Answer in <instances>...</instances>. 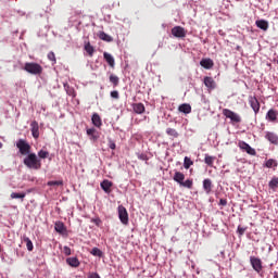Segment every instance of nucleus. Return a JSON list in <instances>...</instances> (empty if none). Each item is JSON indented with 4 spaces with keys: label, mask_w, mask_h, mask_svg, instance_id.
I'll use <instances>...</instances> for the list:
<instances>
[{
    "label": "nucleus",
    "mask_w": 278,
    "mask_h": 278,
    "mask_svg": "<svg viewBox=\"0 0 278 278\" xmlns=\"http://www.w3.org/2000/svg\"><path fill=\"white\" fill-rule=\"evenodd\" d=\"M24 164L27 166V168H31L33 170H40L42 168V162L36 153H29L24 159Z\"/></svg>",
    "instance_id": "1"
},
{
    "label": "nucleus",
    "mask_w": 278,
    "mask_h": 278,
    "mask_svg": "<svg viewBox=\"0 0 278 278\" xmlns=\"http://www.w3.org/2000/svg\"><path fill=\"white\" fill-rule=\"evenodd\" d=\"M24 71L30 75H42V65L34 62L25 63Z\"/></svg>",
    "instance_id": "2"
},
{
    "label": "nucleus",
    "mask_w": 278,
    "mask_h": 278,
    "mask_svg": "<svg viewBox=\"0 0 278 278\" xmlns=\"http://www.w3.org/2000/svg\"><path fill=\"white\" fill-rule=\"evenodd\" d=\"M223 114L226 118H229L230 122L233 124L242 123V117L240 116V114L229 109H223Z\"/></svg>",
    "instance_id": "3"
},
{
    "label": "nucleus",
    "mask_w": 278,
    "mask_h": 278,
    "mask_svg": "<svg viewBox=\"0 0 278 278\" xmlns=\"http://www.w3.org/2000/svg\"><path fill=\"white\" fill-rule=\"evenodd\" d=\"M16 147L22 155H29V153L31 152V146H29V143H27V141L23 139H20L17 141Z\"/></svg>",
    "instance_id": "4"
},
{
    "label": "nucleus",
    "mask_w": 278,
    "mask_h": 278,
    "mask_svg": "<svg viewBox=\"0 0 278 278\" xmlns=\"http://www.w3.org/2000/svg\"><path fill=\"white\" fill-rule=\"evenodd\" d=\"M118 218L123 225H129V213H127V208L125 206H118Z\"/></svg>",
    "instance_id": "5"
},
{
    "label": "nucleus",
    "mask_w": 278,
    "mask_h": 278,
    "mask_svg": "<svg viewBox=\"0 0 278 278\" xmlns=\"http://www.w3.org/2000/svg\"><path fill=\"white\" fill-rule=\"evenodd\" d=\"M250 264H251L253 270H255V273H257V275H260V273H262V270L264 269V266L262 265V260L258 257L251 256Z\"/></svg>",
    "instance_id": "6"
},
{
    "label": "nucleus",
    "mask_w": 278,
    "mask_h": 278,
    "mask_svg": "<svg viewBox=\"0 0 278 278\" xmlns=\"http://www.w3.org/2000/svg\"><path fill=\"white\" fill-rule=\"evenodd\" d=\"M238 147L239 149H241V151H245L248 155H257L255 149H253L249 143H247V141H239Z\"/></svg>",
    "instance_id": "7"
},
{
    "label": "nucleus",
    "mask_w": 278,
    "mask_h": 278,
    "mask_svg": "<svg viewBox=\"0 0 278 278\" xmlns=\"http://www.w3.org/2000/svg\"><path fill=\"white\" fill-rule=\"evenodd\" d=\"M249 104L250 108H252L254 114H260V100H257V98L255 96H249Z\"/></svg>",
    "instance_id": "8"
},
{
    "label": "nucleus",
    "mask_w": 278,
    "mask_h": 278,
    "mask_svg": "<svg viewBox=\"0 0 278 278\" xmlns=\"http://www.w3.org/2000/svg\"><path fill=\"white\" fill-rule=\"evenodd\" d=\"M186 28L181 26H175L172 28V35L174 38H186Z\"/></svg>",
    "instance_id": "9"
},
{
    "label": "nucleus",
    "mask_w": 278,
    "mask_h": 278,
    "mask_svg": "<svg viewBox=\"0 0 278 278\" xmlns=\"http://www.w3.org/2000/svg\"><path fill=\"white\" fill-rule=\"evenodd\" d=\"M30 131H31V136H33V138H35V140H38V138H40V126L38 125V122L33 121L30 123Z\"/></svg>",
    "instance_id": "10"
},
{
    "label": "nucleus",
    "mask_w": 278,
    "mask_h": 278,
    "mask_svg": "<svg viewBox=\"0 0 278 278\" xmlns=\"http://www.w3.org/2000/svg\"><path fill=\"white\" fill-rule=\"evenodd\" d=\"M202 186L205 194H212V188H214V185L212 184V179L205 178L202 182Z\"/></svg>",
    "instance_id": "11"
},
{
    "label": "nucleus",
    "mask_w": 278,
    "mask_h": 278,
    "mask_svg": "<svg viewBox=\"0 0 278 278\" xmlns=\"http://www.w3.org/2000/svg\"><path fill=\"white\" fill-rule=\"evenodd\" d=\"M200 65L202 68H206V71H210V68H214V61L212 59H202L200 61Z\"/></svg>",
    "instance_id": "12"
},
{
    "label": "nucleus",
    "mask_w": 278,
    "mask_h": 278,
    "mask_svg": "<svg viewBox=\"0 0 278 278\" xmlns=\"http://www.w3.org/2000/svg\"><path fill=\"white\" fill-rule=\"evenodd\" d=\"M204 86L208 88V90H214L216 88V81H214V78L210 76L204 77Z\"/></svg>",
    "instance_id": "13"
},
{
    "label": "nucleus",
    "mask_w": 278,
    "mask_h": 278,
    "mask_svg": "<svg viewBox=\"0 0 278 278\" xmlns=\"http://www.w3.org/2000/svg\"><path fill=\"white\" fill-rule=\"evenodd\" d=\"M266 140L270 142L271 144H278V136L275 132L267 131L265 135Z\"/></svg>",
    "instance_id": "14"
},
{
    "label": "nucleus",
    "mask_w": 278,
    "mask_h": 278,
    "mask_svg": "<svg viewBox=\"0 0 278 278\" xmlns=\"http://www.w3.org/2000/svg\"><path fill=\"white\" fill-rule=\"evenodd\" d=\"M66 264H68V266H71L72 268H79V265L81 263L79 262V258H77V257H67Z\"/></svg>",
    "instance_id": "15"
},
{
    "label": "nucleus",
    "mask_w": 278,
    "mask_h": 278,
    "mask_svg": "<svg viewBox=\"0 0 278 278\" xmlns=\"http://www.w3.org/2000/svg\"><path fill=\"white\" fill-rule=\"evenodd\" d=\"M277 111H275V109H270L266 114V119L269 121V123H275V121H277Z\"/></svg>",
    "instance_id": "16"
},
{
    "label": "nucleus",
    "mask_w": 278,
    "mask_h": 278,
    "mask_svg": "<svg viewBox=\"0 0 278 278\" xmlns=\"http://www.w3.org/2000/svg\"><path fill=\"white\" fill-rule=\"evenodd\" d=\"M173 179L176 181V184L181 186L184 184V179H186V175H184L181 172H175Z\"/></svg>",
    "instance_id": "17"
},
{
    "label": "nucleus",
    "mask_w": 278,
    "mask_h": 278,
    "mask_svg": "<svg viewBox=\"0 0 278 278\" xmlns=\"http://www.w3.org/2000/svg\"><path fill=\"white\" fill-rule=\"evenodd\" d=\"M178 111L182 114H190L192 112V106L188 103L180 104Z\"/></svg>",
    "instance_id": "18"
},
{
    "label": "nucleus",
    "mask_w": 278,
    "mask_h": 278,
    "mask_svg": "<svg viewBox=\"0 0 278 278\" xmlns=\"http://www.w3.org/2000/svg\"><path fill=\"white\" fill-rule=\"evenodd\" d=\"M103 58H104L105 62L109 64V66H111V68H114V66H115L114 56H112V54H110L108 52H104Z\"/></svg>",
    "instance_id": "19"
},
{
    "label": "nucleus",
    "mask_w": 278,
    "mask_h": 278,
    "mask_svg": "<svg viewBox=\"0 0 278 278\" xmlns=\"http://www.w3.org/2000/svg\"><path fill=\"white\" fill-rule=\"evenodd\" d=\"M132 110L135 114H144V104L143 103H135L132 104Z\"/></svg>",
    "instance_id": "20"
},
{
    "label": "nucleus",
    "mask_w": 278,
    "mask_h": 278,
    "mask_svg": "<svg viewBox=\"0 0 278 278\" xmlns=\"http://www.w3.org/2000/svg\"><path fill=\"white\" fill-rule=\"evenodd\" d=\"M102 190H104L106 192V194H110V192H112V181L110 180H103L101 184H100Z\"/></svg>",
    "instance_id": "21"
},
{
    "label": "nucleus",
    "mask_w": 278,
    "mask_h": 278,
    "mask_svg": "<svg viewBox=\"0 0 278 278\" xmlns=\"http://www.w3.org/2000/svg\"><path fill=\"white\" fill-rule=\"evenodd\" d=\"M255 25L258 29H263V31L268 30V22L266 20H258L255 22Z\"/></svg>",
    "instance_id": "22"
},
{
    "label": "nucleus",
    "mask_w": 278,
    "mask_h": 278,
    "mask_svg": "<svg viewBox=\"0 0 278 278\" xmlns=\"http://www.w3.org/2000/svg\"><path fill=\"white\" fill-rule=\"evenodd\" d=\"M91 121H92V124L94 125V127H101V125H103L99 113H94L91 117Z\"/></svg>",
    "instance_id": "23"
},
{
    "label": "nucleus",
    "mask_w": 278,
    "mask_h": 278,
    "mask_svg": "<svg viewBox=\"0 0 278 278\" xmlns=\"http://www.w3.org/2000/svg\"><path fill=\"white\" fill-rule=\"evenodd\" d=\"M216 156H212L210 154L204 155V164L208 165L211 168L214 166Z\"/></svg>",
    "instance_id": "24"
},
{
    "label": "nucleus",
    "mask_w": 278,
    "mask_h": 278,
    "mask_svg": "<svg viewBox=\"0 0 278 278\" xmlns=\"http://www.w3.org/2000/svg\"><path fill=\"white\" fill-rule=\"evenodd\" d=\"M54 229L58 233H64V231H66V226H64V223L62 222H56L54 224Z\"/></svg>",
    "instance_id": "25"
},
{
    "label": "nucleus",
    "mask_w": 278,
    "mask_h": 278,
    "mask_svg": "<svg viewBox=\"0 0 278 278\" xmlns=\"http://www.w3.org/2000/svg\"><path fill=\"white\" fill-rule=\"evenodd\" d=\"M99 38L100 40H103L104 42H112L114 40V38H112V36L105 34V31H100L99 33Z\"/></svg>",
    "instance_id": "26"
},
{
    "label": "nucleus",
    "mask_w": 278,
    "mask_h": 278,
    "mask_svg": "<svg viewBox=\"0 0 278 278\" xmlns=\"http://www.w3.org/2000/svg\"><path fill=\"white\" fill-rule=\"evenodd\" d=\"M85 51L88 53V55L90 58H92L94 55V47H92V45H90V41L85 43Z\"/></svg>",
    "instance_id": "27"
},
{
    "label": "nucleus",
    "mask_w": 278,
    "mask_h": 278,
    "mask_svg": "<svg viewBox=\"0 0 278 278\" xmlns=\"http://www.w3.org/2000/svg\"><path fill=\"white\" fill-rule=\"evenodd\" d=\"M264 166L265 168H277L278 166L277 160L269 159L265 162Z\"/></svg>",
    "instance_id": "28"
},
{
    "label": "nucleus",
    "mask_w": 278,
    "mask_h": 278,
    "mask_svg": "<svg viewBox=\"0 0 278 278\" xmlns=\"http://www.w3.org/2000/svg\"><path fill=\"white\" fill-rule=\"evenodd\" d=\"M109 80L111 84H113V87L116 88V86H118V84L121 83V78H118V76L111 74L109 77Z\"/></svg>",
    "instance_id": "29"
},
{
    "label": "nucleus",
    "mask_w": 278,
    "mask_h": 278,
    "mask_svg": "<svg viewBox=\"0 0 278 278\" xmlns=\"http://www.w3.org/2000/svg\"><path fill=\"white\" fill-rule=\"evenodd\" d=\"M166 134L170 136V138H179V132L175 128H167Z\"/></svg>",
    "instance_id": "30"
},
{
    "label": "nucleus",
    "mask_w": 278,
    "mask_h": 278,
    "mask_svg": "<svg viewBox=\"0 0 278 278\" xmlns=\"http://www.w3.org/2000/svg\"><path fill=\"white\" fill-rule=\"evenodd\" d=\"M194 185V182L192 181V179H187V180H182V184H180V186L182 188H188L189 190H192V186Z\"/></svg>",
    "instance_id": "31"
},
{
    "label": "nucleus",
    "mask_w": 278,
    "mask_h": 278,
    "mask_svg": "<svg viewBox=\"0 0 278 278\" xmlns=\"http://www.w3.org/2000/svg\"><path fill=\"white\" fill-rule=\"evenodd\" d=\"M87 136H90L92 140H97L99 136H97V129L89 128L87 129Z\"/></svg>",
    "instance_id": "32"
},
{
    "label": "nucleus",
    "mask_w": 278,
    "mask_h": 278,
    "mask_svg": "<svg viewBox=\"0 0 278 278\" xmlns=\"http://www.w3.org/2000/svg\"><path fill=\"white\" fill-rule=\"evenodd\" d=\"M194 164V162L192 161V159L185 156L184 160V167L188 170V168H190V166H192Z\"/></svg>",
    "instance_id": "33"
},
{
    "label": "nucleus",
    "mask_w": 278,
    "mask_h": 278,
    "mask_svg": "<svg viewBox=\"0 0 278 278\" xmlns=\"http://www.w3.org/2000/svg\"><path fill=\"white\" fill-rule=\"evenodd\" d=\"M269 188L271 190H277L278 188V178L274 177L270 181H269Z\"/></svg>",
    "instance_id": "34"
},
{
    "label": "nucleus",
    "mask_w": 278,
    "mask_h": 278,
    "mask_svg": "<svg viewBox=\"0 0 278 278\" xmlns=\"http://www.w3.org/2000/svg\"><path fill=\"white\" fill-rule=\"evenodd\" d=\"M24 242H26L28 251H34V243L31 242V239H29V237H25Z\"/></svg>",
    "instance_id": "35"
},
{
    "label": "nucleus",
    "mask_w": 278,
    "mask_h": 278,
    "mask_svg": "<svg viewBox=\"0 0 278 278\" xmlns=\"http://www.w3.org/2000/svg\"><path fill=\"white\" fill-rule=\"evenodd\" d=\"M91 255H94L96 257H102L103 252L99 248H93L91 250Z\"/></svg>",
    "instance_id": "36"
},
{
    "label": "nucleus",
    "mask_w": 278,
    "mask_h": 278,
    "mask_svg": "<svg viewBox=\"0 0 278 278\" xmlns=\"http://www.w3.org/2000/svg\"><path fill=\"white\" fill-rule=\"evenodd\" d=\"M25 197H26L25 192H23V193L12 192L11 193V199H22V201H23V199H25Z\"/></svg>",
    "instance_id": "37"
},
{
    "label": "nucleus",
    "mask_w": 278,
    "mask_h": 278,
    "mask_svg": "<svg viewBox=\"0 0 278 278\" xmlns=\"http://www.w3.org/2000/svg\"><path fill=\"white\" fill-rule=\"evenodd\" d=\"M38 156L41 159V160H47V157H49V152L45 151V150H40L38 152Z\"/></svg>",
    "instance_id": "38"
},
{
    "label": "nucleus",
    "mask_w": 278,
    "mask_h": 278,
    "mask_svg": "<svg viewBox=\"0 0 278 278\" xmlns=\"http://www.w3.org/2000/svg\"><path fill=\"white\" fill-rule=\"evenodd\" d=\"M48 186H64V181H62V180H50V181H48Z\"/></svg>",
    "instance_id": "39"
},
{
    "label": "nucleus",
    "mask_w": 278,
    "mask_h": 278,
    "mask_svg": "<svg viewBox=\"0 0 278 278\" xmlns=\"http://www.w3.org/2000/svg\"><path fill=\"white\" fill-rule=\"evenodd\" d=\"M48 60H50V62H53V64H55L58 61L55 59V53L54 52H49L48 53Z\"/></svg>",
    "instance_id": "40"
},
{
    "label": "nucleus",
    "mask_w": 278,
    "mask_h": 278,
    "mask_svg": "<svg viewBox=\"0 0 278 278\" xmlns=\"http://www.w3.org/2000/svg\"><path fill=\"white\" fill-rule=\"evenodd\" d=\"M245 231H247V227L238 226L237 233H239V236H244Z\"/></svg>",
    "instance_id": "41"
},
{
    "label": "nucleus",
    "mask_w": 278,
    "mask_h": 278,
    "mask_svg": "<svg viewBox=\"0 0 278 278\" xmlns=\"http://www.w3.org/2000/svg\"><path fill=\"white\" fill-rule=\"evenodd\" d=\"M66 92L70 97H76L75 94V89H73L72 87H66Z\"/></svg>",
    "instance_id": "42"
},
{
    "label": "nucleus",
    "mask_w": 278,
    "mask_h": 278,
    "mask_svg": "<svg viewBox=\"0 0 278 278\" xmlns=\"http://www.w3.org/2000/svg\"><path fill=\"white\" fill-rule=\"evenodd\" d=\"M62 253H64V255H71V248L68 245H64Z\"/></svg>",
    "instance_id": "43"
},
{
    "label": "nucleus",
    "mask_w": 278,
    "mask_h": 278,
    "mask_svg": "<svg viewBox=\"0 0 278 278\" xmlns=\"http://www.w3.org/2000/svg\"><path fill=\"white\" fill-rule=\"evenodd\" d=\"M111 97H112V99H118L119 98V96H118V91H111Z\"/></svg>",
    "instance_id": "44"
},
{
    "label": "nucleus",
    "mask_w": 278,
    "mask_h": 278,
    "mask_svg": "<svg viewBox=\"0 0 278 278\" xmlns=\"http://www.w3.org/2000/svg\"><path fill=\"white\" fill-rule=\"evenodd\" d=\"M88 278H101V276H99V274H97V273H90L88 275Z\"/></svg>",
    "instance_id": "45"
},
{
    "label": "nucleus",
    "mask_w": 278,
    "mask_h": 278,
    "mask_svg": "<svg viewBox=\"0 0 278 278\" xmlns=\"http://www.w3.org/2000/svg\"><path fill=\"white\" fill-rule=\"evenodd\" d=\"M109 147L114 151V149H116V143L114 141H110Z\"/></svg>",
    "instance_id": "46"
},
{
    "label": "nucleus",
    "mask_w": 278,
    "mask_h": 278,
    "mask_svg": "<svg viewBox=\"0 0 278 278\" xmlns=\"http://www.w3.org/2000/svg\"><path fill=\"white\" fill-rule=\"evenodd\" d=\"M92 223H94V225H97V227H99V225H101V219H99V218L92 219Z\"/></svg>",
    "instance_id": "47"
},
{
    "label": "nucleus",
    "mask_w": 278,
    "mask_h": 278,
    "mask_svg": "<svg viewBox=\"0 0 278 278\" xmlns=\"http://www.w3.org/2000/svg\"><path fill=\"white\" fill-rule=\"evenodd\" d=\"M219 205H223V206L227 205V200L226 199H220L219 200Z\"/></svg>",
    "instance_id": "48"
},
{
    "label": "nucleus",
    "mask_w": 278,
    "mask_h": 278,
    "mask_svg": "<svg viewBox=\"0 0 278 278\" xmlns=\"http://www.w3.org/2000/svg\"><path fill=\"white\" fill-rule=\"evenodd\" d=\"M3 148V143H1V141H0V149H2Z\"/></svg>",
    "instance_id": "49"
}]
</instances>
